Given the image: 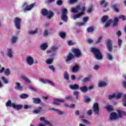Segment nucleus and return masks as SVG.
<instances>
[{
	"label": "nucleus",
	"instance_id": "obj_64",
	"mask_svg": "<svg viewBox=\"0 0 126 126\" xmlns=\"http://www.w3.org/2000/svg\"><path fill=\"white\" fill-rule=\"evenodd\" d=\"M122 84L123 86V87L124 88H125V89H126V81H123L122 83Z\"/></svg>",
	"mask_w": 126,
	"mask_h": 126
},
{
	"label": "nucleus",
	"instance_id": "obj_17",
	"mask_svg": "<svg viewBox=\"0 0 126 126\" xmlns=\"http://www.w3.org/2000/svg\"><path fill=\"white\" fill-rule=\"evenodd\" d=\"M111 8L116 12V13H119L120 12V9L118 8V4H114L111 6Z\"/></svg>",
	"mask_w": 126,
	"mask_h": 126
},
{
	"label": "nucleus",
	"instance_id": "obj_51",
	"mask_svg": "<svg viewBox=\"0 0 126 126\" xmlns=\"http://www.w3.org/2000/svg\"><path fill=\"white\" fill-rule=\"evenodd\" d=\"M49 35V32L45 30L43 32V36L44 37H47V36Z\"/></svg>",
	"mask_w": 126,
	"mask_h": 126
},
{
	"label": "nucleus",
	"instance_id": "obj_19",
	"mask_svg": "<svg viewBox=\"0 0 126 126\" xmlns=\"http://www.w3.org/2000/svg\"><path fill=\"white\" fill-rule=\"evenodd\" d=\"M117 113L119 118H122L123 116L126 117V113L123 110H118Z\"/></svg>",
	"mask_w": 126,
	"mask_h": 126
},
{
	"label": "nucleus",
	"instance_id": "obj_26",
	"mask_svg": "<svg viewBox=\"0 0 126 126\" xmlns=\"http://www.w3.org/2000/svg\"><path fill=\"white\" fill-rule=\"evenodd\" d=\"M48 44L45 43L42 44L41 46H40V49L41 50H42L43 51H45V50H46L47 49V48H48Z\"/></svg>",
	"mask_w": 126,
	"mask_h": 126
},
{
	"label": "nucleus",
	"instance_id": "obj_31",
	"mask_svg": "<svg viewBox=\"0 0 126 126\" xmlns=\"http://www.w3.org/2000/svg\"><path fill=\"white\" fill-rule=\"evenodd\" d=\"M103 3H105L103 6V7H107V6L108 4V2H106L105 0H102L100 2V5H103Z\"/></svg>",
	"mask_w": 126,
	"mask_h": 126
},
{
	"label": "nucleus",
	"instance_id": "obj_1",
	"mask_svg": "<svg viewBox=\"0 0 126 126\" xmlns=\"http://www.w3.org/2000/svg\"><path fill=\"white\" fill-rule=\"evenodd\" d=\"M86 9V8L85 6H83L81 7L80 5H78L74 8H72L71 9V12H72L73 13H77L78 11L81 10L80 13H79L78 14L74 16L73 19L76 20V19H77V18H80V17L82 16V15H84V11H85Z\"/></svg>",
	"mask_w": 126,
	"mask_h": 126
},
{
	"label": "nucleus",
	"instance_id": "obj_50",
	"mask_svg": "<svg viewBox=\"0 0 126 126\" xmlns=\"http://www.w3.org/2000/svg\"><path fill=\"white\" fill-rule=\"evenodd\" d=\"M116 97V94H114L113 95H110L108 96V98L109 100H112V99H113V98H115Z\"/></svg>",
	"mask_w": 126,
	"mask_h": 126
},
{
	"label": "nucleus",
	"instance_id": "obj_7",
	"mask_svg": "<svg viewBox=\"0 0 126 126\" xmlns=\"http://www.w3.org/2000/svg\"><path fill=\"white\" fill-rule=\"evenodd\" d=\"M34 5L35 3L31 4L30 5H29L28 3L25 2L23 5V7H24L25 6V8L24 9V12H26V11L31 10V9H32V8L34 7Z\"/></svg>",
	"mask_w": 126,
	"mask_h": 126
},
{
	"label": "nucleus",
	"instance_id": "obj_5",
	"mask_svg": "<svg viewBox=\"0 0 126 126\" xmlns=\"http://www.w3.org/2000/svg\"><path fill=\"white\" fill-rule=\"evenodd\" d=\"M61 12L62 13L61 15V19L64 22H66L67 21V9L65 8H63L61 10Z\"/></svg>",
	"mask_w": 126,
	"mask_h": 126
},
{
	"label": "nucleus",
	"instance_id": "obj_14",
	"mask_svg": "<svg viewBox=\"0 0 126 126\" xmlns=\"http://www.w3.org/2000/svg\"><path fill=\"white\" fill-rule=\"evenodd\" d=\"M91 78H92V76L89 75L83 79L82 80V83H86V82H89L90 81H91Z\"/></svg>",
	"mask_w": 126,
	"mask_h": 126
},
{
	"label": "nucleus",
	"instance_id": "obj_6",
	"mask_svg": "<svg viewBox=\"0 0 126 126\" xmlns=\"http://www.w3.org/2000/svg\"><path fill=\"white\" fill-rule=\"evenodd\" d=\"M59 50L58 47H56V45H53L51 47V50H47V54H51L50 57H55L56 56V52Z\"/></svg>",
	"mask_w": 126,
	"mask_h": 126
},
{
	"label": "nucleus",
	"instance_id": "obj_57",
	"mask_svg": "<svg viewBox=\"0 0 126 126\" xmlns=\"http://www.w3.org/2000/svg\"><path fill=\"white\" fill-rule=\"evenodd\" d=\"M122 97V94L119 93L117 94H115V97L117 98V99H120Z\"/></svg>",
	"mask_w": 126,
	"mask_h": 126
},
{
	"label": "nucleus",
	"instance_id": "obj_20",
	"mask_svg": "<svg viewBox=\"0 0 126 126\" xmlns=\"http://www.w3.org/2000/svg\"><path fill=\"white\" fill-rule=\"evenodd\" d=\"M80 67L78 65H75L72 68V72L75 73L79 70Z\"/></svg>",
	"mask_w": 126,
	"mask_h": 126
},
{
	"label": "nucleus",
	"instance_id": "obj_42",
	"mask_svg": "<svg viewBox=\"0 0 126 126\" xmlns=\"http://www.w3.org/2000/svg\"><path fill=\"white\" fill-rule=\"evenodd\" d=\"M21 78L23 79L26 82H28V83H30V80L28 79L25 76H21Z\"/></svg>",
	"mask_w": 126,
	"mask_h": 126
},
{
	"label": "nucleus",
	"instance_id": "obj_2",
	"mask_svg": "<svg viewBox=\"0 0 126 126\" xmlns=\"http://www.w3.org/2000/svg\"><path fill=\"white\" fill-rule=\"evenodd\" d=\"M71 52L74 55L71 53H69L66 60V62L71 61L72 59H75V58H80V57L82 56L81 51L78 48H73L71 49Z\"/></svg>",
	"mask_w": 126,
	"mask_h": 126
},
{
	"label": "nucleus",
	"instance_id": "obj_45",
	"mask_svg": "<svg viewBox=\"0 0 126 126\" xmlns=\"http://www.w3.org/2000/svg\"><path fill=\"white\" fill-rule=\"evenodd\" d=\"M107 56L108 57V59L109 61H112L113 60V56L111 55L110 53H107Z\"/></svg>",
	"mask_w": 126,
	"mask_h": 126
},
{
	"label": "nucleus",
	"instance_id": "obj_28",
	"mask_svg": "<svg viewBox=\"0 0 126 126\" xmlns=\"http://www.w3.org/2000/svg\"><path fill=\"white\" fill-rule=\"evenodd\" d=\"M28 97H29V95L25 94H22L20 95V98H21V99H26L27 98H28Z\"/></svg>",
	"mask_w": 126,
	"mask_h": 126
},
{
	"label": "nucleus",
	"instance_id": "obj_4",
	"mask_svg": "<svg viewBox=\"0 0 126 126\" xmlns=\"http://www.w3.org/2000/svg\"><path fill=\"white\" fill-rule=\"evenodd\" d=\"M42 14L44 16H46V15H48L47 17V19H51L52 17H53L54 15V12L51 11H48L47 9H43L42 10Z\"/></svg>",
	"mask_w": 126,
	"mask_h": 126
},
{
	"label": "nucleus",
	"instance_id": "obj_12",
	"mask_svg": "<svg viewBox=\"0 0 126 126\" xmlns=\"http://www.w3.org/2000/svg\"><path fill=\"white\" fill-rule=\"evenodd\" d=\"M12 107L13 109H16V110H21L23 108V105L21 104L16 105L14 103H12Z\"/></svg>",
	"mask_w": 126,
	"mask_h": 126
},
{
	"label": "nucleus",
	"instance_id": "obj_21",
	"mask_svg": "<svg viewBox=\"0 0 126 126\" xmlns=\"http://www.w3.org/2000/svg\"><path fill=\"white\" fill-rule=\"evenodd\" d=\"M69 88L72 89V90H78V89H79V86L76 84H75L74 85L69 86Z\"/></svg>",
	"mask_w": 126,
	"mask_h": 126
},
{
	"label": "nucleus",
	"instance_id": "obj_8",
	"mask_svg": "<svg viewBox=\"0 0 126 126\" xmlns=\"http://www.w3.org/2000/svg\"><path fill=\"white\" fill-rule=\"evenodd\" d=\"M21 19L19 18H15L14 20V23L15 26L18 30H20V26H21Z\"/></svg>",
	"mask_w": 126,
	"mask_h": 126
},
{
	"label": "nucleus",
	"instance_id": "obj_11",
	"mask_svg": "<svg viewBox=\"0 0 126 126\" xmlns=\"http://www.w3.org/2000/svg\"><path fill=\"white\" fill-rule=\"evenodd\" d=\"M27 63L29 65H32L34 63V59L31 56H28L26 58Z\"/></svg>",
	"mask_w": 126,
	"mask_h": 126
},
{
	"label": "nucleus",
	"instance_id": "obj_55",
	"mask_svg": "<svg viewBox=\"0 0 126 126\" xmlns=\"http://www.w3.org/2000/svg\"><path fill=\"white\" fill-rule=\"evenodd\" d=\"M29 89H30V90H32V91H37V89H36V88L32 87V86H30L29 87Z\"/></svg>",
	"mask_w": 126,
	"mask_h": 126
},
{
	"label": "nucleus",
	"instance_id": "obj_63",
	"mask_svg": "<svg viewBox=\"0 0 126 126\" xmlns=\"http://www.w3.org/2000/svg\"><path fill=\"white\" fill-rule=\"evenodd\" d=\"M92 114V110L91 109L89 110L87 113V115L88 116H91V115Z\"/></svg>",
	"mask_w": 126,
	"mask_h": 126
},
{
	"label": "nucleus",
	"instance_id": "obj_61",
	"mask_svg": "<svg viewBox=\"0 0 126 126\" xmlns=\"http://www.w3.org/2000/svg\"><path fill=\"white\" fill-rule=\"evenodd\" d=\"M85 25V23L84 22H82V23H78V26L80 27V26H84Z\"/></svg>",
	"mask_w": 126,
	"mask_h": 126
},
{
	"label": "nucleus",
	"instance_id": "obj_49",
	"mask_svg": "<svg viewBox=\"0 0 126 126\" xmlns=\"http://www.w3.org/2000/svg\"><path fill=\"white\" fill-rule=\"evenodd\" d=\"M49 69H51V70H52L54 72L56 71V69H55V67L54 66V65H49Z\"/></svg>",
	"mask_w": 126,
	"mask_h": 126
},
{
	"label": "nucleus",
	"instance_id": "obj_52",
	"mask_svg": "<svg viewBox=\"0 0 126 126\" xmlns=\"http://www.w3.org/2000/svg\"><path fill=\"white\" fill-rule=\"evenodd\" d=\"M39 81H40L41 82H42V83H44V84H46V83H47V80H45L42 78H39Z\"/></svg>",
	"mask_w": 126,
	"mask_h": 126
},
{
	"label": "nucleus",
	"instance_id": "obj_40",
	"mask_svg": "<svg viewBox=\"0 0 126 126\" xmlns=\"http://www.w3.org/2000/svg\"><path fill=\"white\" fill-rule=\"evenodd\" d=\"M12 106V103H11V100L9 99L7 102H6V107H11Z\"/></svg>",
	"mask_w": 126,
	"mask_h": 126
},
{
	"label": "nucleus",
	"instance_id": "obj_10",
	"mask_svg": "<svg viewBox=\"0 0 126 126\" xmlns=\"http://www.w3.org/2000/svg\"><path fill=\"white\" fill-rule=\"evenodd\" d=\"M106 47L109 52L113 51V45L112 44V40L110 39L107 40Z\"/></svg>",
	"mask_w": 126,
	"mask_h": 126
},
{
	"label": "nucleus",
	"instance_id": "obj_37",
	"mask_svg": "<svg viewBox=\"0 0 126 126\" xmlns=\"http://www.w3.org/2000/svg\"><path fill=\"white\" fill-rule=\"evenodd\" d=\"M111 22H112V20H109L106 22V23H105V26H104L105 28L109 27V26H110L111 25Z\"/></svg>",
	"mask_w": 126,
	"mask_h": 126
},
{
	"label": "nucleus",
	"instance_id": "obj_25",
	"mask_svg": "<svg viewBox=\"0 0 126 126\" xmlns=\"http://www.w3.org/2000/svg\"><path fill=\"white\" fill-rule=\"evenodd\" d=\"M107 86V83L104 81H100L98 82V87H105Z\"/></svg>",
	"mask_w": 126,
	"mask_h": 126
},
{
	"label": "nucleus",
	"instance_id": "obj_30",
	"mask_svg": "<svg viewBox=\"0 0 126 126\" xmlns=\"http://www.w3.org/2000/svg\"><path fill=\"white\" fill-rule=\"evenodd\" d=\"M4 73L5 75L6 76H8V75H10V70L9 68H7L4 70Z\"/></svg>",
	"mask_w": 126,
	"mask_h": 126
},
{
	"label": "nucleus",
	"instance_id": "obj_39",
	"mask_svg": "<svg viewBox=\"0 0 126 126\" xmlns=\"http://www.w3.org/2000/svg\"><path fill=\"white\" fill-rule=\"evenodd\" d=\"M11 41L12 44H14V43H16V41H17V37L13 36L11 38Z\"/></svg>",
	"mask_w": 126,
	"mask_h": 126
},
{
	"label": "nucleus",
	"instance_id": "obj_15",
	"mask_svg": "<svg viewBox=\"0 0 126 126\" xmlns=\"http://www.w3.org/2000/svg\"><path fill=\"white\" fill-rule=\"evenodd\" d=\"M64 102V100L63 99H55L53 102V104L54 105H61V103H63Z\"/></svg>",
	"mask_w": 126,
	"mask_h": 126
},
{
	"label": "nucleus",
	"instance_id": "obj_38",
	"mask_svg": "<svg viewBox=\"0 0 126 126\" xmlns=\"http://www.w3.org/2000/svg\"><path fill=\"white\" fill-rule=\"evenodd\" d=\"M59 35L63 39H64V38H65V37H66V34H65V32H60Z\"/></svg>",
	"mask_w": 126,
	"mask_h": 126
},
{
	"label": "nucleus",
	"instance_id": "obj_54",
	"mask_svg": "<svg viewBox=\"0 0 126 126\" xmlns=\"http://www.w3.org/2000/svg\"><path fill=\"white\" fill-rule=\"evenodd\" d=\"M92 10H93V7L91 6L87 10L88 13H91V12H92Z\"/></svg>",
	"mask_w": 126,
	"mask_h": 126
},
{
	"label": "nucleus",
	"instance_id": "obj_16",
	"mask_svg": "<svg viewBox=\"0 0 126 126\" xmlns=\"http://www.w3.org/2000/svg\"><path fill=\"white\" fill-rule=\"evenodd\" d=\"M109 119L111 121L113 120H117V119H118V115H117L116 112H112L110 114Z\"/></svg>",
	"mask_w": 126,
	"mask_h": 126
},
{
	"label": "nucleus",
	"instance_id": "obj_9",
	"mask_svg": "<svg viewBox=\"0 0 126 126\" xmlns=\"http://www.w3.org/2000/svg\"><path fill=\"white\" fill-rule=\"evenodd\" d=\"M93 110L96 115H99L100 112V108L97 103H95L93 106Z\"/></svg>",
	"mask_w": 126,
	"mask_h": 126
},
{
	"label": "nucleus",
	"instance_id": "obj_27",
	"mask_svg": "<svg viewBox=\"0 0 126 126\" xmlns=\"http://www.w3.org/2000/svg\"><path fill=\"white\" fill-rule=\"evenodd\" d=\"M108 19H109V16L107 15L103 16L101 18V22L105 23V22H106Z\"/></svg>",
	"mask_w": 126,
	"mask_h": 126
},
{
	"label": "nucleus",
	"instance_id": "obj_44",
	"mask_svg": "<svg viewBox=\"0 0 126 126\" xmlns=\"http://www.w3.org/2000/svg\"><path fill=\"white\" fill-rule=\"evenodd\" d=\"M118 18L119 19H122V20H123V21H125V20H126V16H125L124 15H121L118 16Z\"/></svg>",
	"mask_w": 126,
	"mask_h": 126
},
{
	"label": "nucleus",
	"instance_id": "obj_18",
	"mask_svg": "<svg viewBox=\"0 0 126 126\" xmlns=\"http://www.w3.org/2000/svg\"><path fill=\"white\" fill-rule=\"evenodd\" d=\"M39 120L40 122H43L45 125H47L48 126H52V124L50 122L48 121L47 120H46V118L44 117H40L39 118Z\"/></svg>",
	"mask_w": 126,
	"mask_h": 126
},
{
	"label": "nucleus",
	"instance_id": "obj_29",
	"mask_svg": "<svg viewBox=\"0 0 126 126\" xmlns=\"http://www.w3.org/2000/svg\"><path fill=\"white\" fill-rule=\"evenodd\" d=\"M1 79L4 83V84H7L8 83V80H7V79H6L5 77H1Z\"/></svg>",
	"mask_w": 126,
	"mask_h": 126
},
{
	"label": "nucleus",
	"instance_id": "obj_41",
	"mask_svg": "<svg viewBox=\"0 0 126 126\" xmlns=\"http://www.w3.org/2000/svg\"><path fill=\"white\" fill-rule=\"evenodd\" d=\"M106 109L107 111L109 112H112L114 109L113 108V107L111 105H108L106 107Z\"/></svg>",
	"mask_w": 126,
	"mask_h": 126
},
{
	"label": "nucleus",
	"instance_id": "obj_59",
	"mask_svg": "<svg viewBox=\"0 0 126 126\" xmlns=\"http://www.w3.org/2000/svg\"><path fill=\"white\" fill-rule=\"evenodd\" d=\"M88 43H89V44H92V43H93V40L90 39V38H88L87 40Z\"/></svg>",
	"mask_w": 126,
	"mask_h": 126
},
{
	"label": "nucleus",
	"instance_id": "obj_33",
	"mask_svg": "<svg viewBox=\"0 0 126 126\" xmlns=\"http://www.w3.org/2000/svg\"><path fill=\"white\" fill-rule=\"evenodd\" d=\"M7 56L8 57H9V58H10L12 57L13 55H12V52L11 51V49H8Z\"/></svg>",
	"mask_w": 126,
	"mask_h": 126
},
{
	"label": "nucleus",
	"instance_id": "obj_13",
	"mask_svg": "<svg viewBox=\"0 0 126 126\" xmlns=\"http://www.w3.org/2000/svg\"><path fill=\"white\" fill-rule=\"evenodd\" d=\"M15 84L16 86L14 87V89L19 90V91H22V90H23V87L20 85V83L16 82Z\"/></svg>",
	"mask_w": 126,
	"mask_h": 126
},
{
	"label": "nucleus",
	"instance_id": "obj_32",
	"mask_svg": "<svg viewBox=\"0 0 126 126\" xmlns=\"http://www.w3.org/2000/svg\"><path fill=\"white\" fill-rule=\"evenodd\" d=\"M52 111H54L55 112H57V113L59 114V115H63V111H61L59 110L58 109H55V108H53L52 109Z\"/></svg>",
	"mask_w": 126,
	"mask_h": 126
},
{
	"label": "nucleus",
	"instance_id": "obj_58",
	"mask_svg": "<svg viewBox=\"0 0 126 126\" xmlns=\"http://www.w3.org/2000/svg\"><path fill=\"white\" fill-rule=\"evenodd\" d=\"M88 19H89L88 17H85L83 18V20L84 22H87V21H88Z\"/></svg>",
	"mask_w": 126,
	"mask_h": 126
},
{
	"label": "nucleus",
	"instance_id": "obj_23",
	"mask_svg": "<svg viewBox=\"0 0 126 126\" xmlns=\"http://www.w3.org/2000/svg\"><path fill=\"white\" fill-rule=\"evenodd\" d=\"M33 103L34 104H40L41 103V99L39 98H32Z\"/></svg>",
	"mask_w": 126,
	"mask_h": 126
},
{
	"label": "nucleus",
	"instance_id": "obj_48",
	"mask_svg": "<svg viewBox=\"0 0 126 126\" xmlns=\"http://www.w3.org/2000/svg\"><path fill=\"white\" fill-rule=\"evenodd\" d=\"M56 3L57 5H62L63 4V1L62 0H57Z\"/></svg>",
	"mask_w": 126,
	"mask_h": 126
},
{
	"label": "nucleus",
	"instance_id": "obj_36",
	"mask_svg": "<svg viewBox=\"0 0 126 126\" xmlns=\"http://www.w3.org/2000/svg\"><path fill=\"white\" fill-rule=\"evenodd\" d=\"M42 111V107H39L38 109L36 110H33L34 114H39V113H41Z\"/></svg>",
	"mask_w": 126,
	"mask_h": 126
},
{
	"label": "nucleus",
	"instance_id": "obj_47",
	"mask_svg": "<svg viewBox=\"0 0 126 126\" xmlns=\"http://www.w3.org/2000/svg\"><path fill=\"white\" fill-rule=\"evenodd\" d=\"M118 43L119 48H121V47L122 46V44H123V40H122V39L119 38L118 39Z\"/></svg>",
	"mask_w": 126,
	"mask_h": 126
},
{
	"label": "nucleus",
	"instance_id": "obj_34",
	"mask_svg": "<svg viewBox=\"0 0 126 126\" xmlns=\"http://www.w3.org/2000/svg\"><path fill=\"white\" fill-rule=\"evenodd\" d=\"M87 32L88 33H91L92 32H94V28H93V27H90L88 28Z\"/></svg>",
	"mask_w": 126,
	"mask_h": 126
},
{
	"label": "nucleus",
	"instance_id": "obj_60",
	"mask_svg": "<svg viewBox=\"0 0 126 126\" xmlns=\"http://www.w3.org/2000/svg\"><path fill=\"white\" fill-rule=\"evenodd\" d=\"M73 94H74V95L76 96V98L78 99V94H79V92H74Z\"/></svg>",
	"mask_w": 126,
	"mask_h": 126
},
{
	"label": "nucleus",
	"instance_id": "obj_62",
	"mask_svg": "<svg viewBox=\"0 0 126 126\" xmlns=\"http://www.w3.org/2000/svg\"><path fill=\"white\" fill-rule=\"evenodd\" d=\"M116 35H117V36L118 37H120V36H121V35H122V32H121V31H118L117 32H116Z\"/></svg>",
	"mask_w": 126,
	"mask_h": 126
},
{
	"label": "nucleus",
	"instance_id": "obj_3",
	"mask_svg": "<svg viewBox=\"0 0 126 126\" xmlns=\"http://www.w3.org/2000/svg\"><path fill=\"white\" fill-rule=\"evenodd\" d=\"M91 53H93V54H94L96 60L103 59V55H102V53H101L100 50L96 48L93 47L91 49Z\"/></svg>",
	"mask_w": 126,
	"mask_h": 126
},
{
	"label": "nucleus",
	"instance_id": "obj_56",
	"mask_svg": "<svg viewBox=\"0 0 126 126\" xmlns=\"http://www.w3.org/2000/svg\"><path fill=\"white\" fill-rule=\"evenodd\" d=\"M101 40H102V36H99L97 40L95 42V44H99V43H100V42H101Z\"/></svg>",
	"mask_w": 126,
	"mask_h": 126
},
{
	"label": "nucleus",
	"instance_id": "obj_43",
	"mask_svg": "<svg viewBox=\"0 0 126 126\" xmlns=\"http://www.w3.org/2000/svg\"><path fill=\"white\" fill-rule=\"evenodd\" d=\"M64 79H66V80H69V76H68V73H67V72H66L64 73Z\"/></svg>",
	"mask_w": 126,
	"mask_h": 126
},
{
	"label": "nucleus",
	"instance_id": "obj_22",
	"mask_svg": "<svg viewBox=\"0 0 126 126\" xmlns=\"http://www.w3.org/2000/svg\"><path fill=\"white\" fill-rule=\"evenodd\" d=\"M79 89L83 93H86V92L88 91V88H87L86 86L81 87L79 88Z\"/></svg>",
	"mask_w": 126,
	"mask_h": 126
},
{
	"label": "nucleus",
	"instance_id": "obj_24",
	"mask_svg": "<svg viewBox=\"0 0 126 126\" xmlns=\"http://www.w3.org/2000/svg\"><path fill=\"white\" fill-rule=\"evenodd\" d=\"M55 56L51 57L50 59H48L46 61V63L47 64H52L53 63V62H54V58Z\"/></svg>",
	"mask_w": 126,
	"mask_h": 126
},
{
	"label": "nucleus",
	"instance_id": "obj_46",
	"mask_svg": "<svg viewBox=\"0 0 126 126\" xmlns=\"http://www.w3.org/2000/svg\"><path fill=\"white\" fill-rule=\"evenodd\" d=\"M68 2L70 4H74V3H75V2H77V0H69Z\"/></svg>",
	"mask_w": 126,
	"mask_h": 126
},
{
	"label": "nucleus",
	"instance_id": "obj_53",
	"mask_svg": "<svg viewBox=\"0 0 126 126\" xmlns=\"http://www.w3.org/2000/svg\"><path fill=\"white\" fill-rule=\"evenodd\" d=\"M47 82L50 84V85H51L52 86H55V83H54V82L49 80H47Z\"/></svg>",
	"mask_w": 126,
	"mask_h": 126
},
{
	"label": "nucleus",
	"instance_id": "obj_35",
	"mask_svg": "<svg viewBox=\"0 0 126 126\" xmlns=\"http://www.w3.org/2000/svg\"><path fill=\"white\" fill-rule=\"evenodd\" d=\"M38 32V29H35L34 31H29L28 33L30 35H34V34H36Z\"/></svg>",
	"mask_w": 126,
	"mask_h": 126
}]
</instances>
